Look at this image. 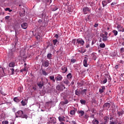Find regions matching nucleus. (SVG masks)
Here are the masks:
<instances>
[{
  "label": "nucleus",
  "instance_id": "1",
  "mask_svg": "<svg viewBox=\"0 0 124 124\" xmlns=\"http://www.w3.org/2000/svg\"><path fill=\"white\" fill-rule=\"evenodd\" d=\"M16 118H22V119H28V116L26 115V114H24V112H23V111L22 110H18V111H17L16 113Z\"/></svg>",
  "mask_w": 124,
  "mask_h": 124
},
{
  "label": "nucleus",
  "instance_id": "2",
  "mask_svg": "<svg viewBox=\"0 0 124 124\" xmlns=\"http://www.w3.org/2000/svg\"><path fill=\"white\" fill-rule=\"evenodd\" d=\"M56 89L58 91H63V89H65V87L62 84H58L56 87Z\"/></svg>",
  "mask_w": 124,
  "mask_h": 124
},
{
  "label": "nucleus",
  "instance_id": "3",
  "mask_svg": "<svg viewBox=\"0 0 124 124\" xmlns=\"http://www.w3.org/2000/svg\"><path fill=\"white\" fill-rule=\"evenodd\" d=\"M100 36L102 38V41H104V42H105V41H107L108 40V37L107 36L105 35V34L101 33L100 34Z\"/></svg>",
  "mask_w": 124,
  "mask_h": 124
},
{
  "label": "nucleus",
  "instance_id": "4",
  "mask_svg": "<svg viewBox=\"0 0 124 124\" xmlns=\"http://www.w3.org/2000/svg\"><path fill=\"white\" fill-rule=\"evenodd\" d=\"M90 11H91V9L88 7H84L83 9V12L84 14H88Z\"/></svg>",
  "mask_w": 124,
  "mask_h": 124
},
{
  "label": "nucleus",
  "instance_id": "5",
  "mask_svg": "<svg viewBox=\"0 0 124 124\" xmlns=\"http://www.w3.org/2000/svg\"><path fill=\"white\" fill-rule=\"evenodd\" d=\"M83 64L85 67H88V65H89V64H88V59L87 58V57H85L83 60Z\"/></svg>",
  "mask_w": 124,
  "mask_h": 124
},
{
  "label": "nucleus",
  "instance_id": "6",
  "mask_svg": "<svg viewBox=\"0 0 124 124\" xmlns=\"http://www.w3.org/2000/svg\"><path fill=\"white\" fill-rule=\"evenodd\" d=\"M55 79H56V81H62V79H63V78H62V75L58 74L55 77Z\"/></svg>",
  "mask_w": 124,
  "mask_h": 124
},
{
  "label": "nucleus",
  "instance_id": "7",
  "mask_svg": "<svg viewBox=\"0 0 124 124\" xmlns=\"http://www.w3.org/2000/svg\"><path fill=\"white\" fill-rule=\"evenodd\" d=\"M110 106H111V105L110 104V103H106L103 106V107L105 109H109V108H110Z\"/></svg>",
  "mask_w": 124,
  "mask_h": 124
},
{
  "label": "nucleus",
  "instance_id": "8",
  "mask_svg": "<svg viewBox=\"0 0 124 124\" xmlns=\"http://www.w3.org/2000/svg\"><path fill=\"white\" fill-rule=\"evenodd\" d=\"M77 113L78 114H79V118L83 117V116H84V115L85 114V112L83 110H78L77 111Z\"/></svg>",
  "mask_w": 124,
  "mask_h": 124
},
{
  "label": "nucleus",
  "instance_id": "9",
  "mask_svg": "<svg viewBox=\"0 0 124 124\" xmlns=\"http://www.w3.org/2000/svg\"><path fill=\"white\" fill-rule=\"evenodd\" d=\"M77 43L78 44H80V45H84L85 44V41H84V40L80 39H78L77 40Z\"/></svg>",
  "mask_w": 124,
  "mask_h": 124
},
{
  "label": "nucleus",
  "instance_id": "10",
  "mask_svg": "<svg viewBox=\"0 0 124 124\" xmlns=\"http://www.w3.org/2000/svg\"><path fill=\"white\" fill-rule=\"evenodd\" d=\"M14 47L9 51L10 55H13V53L16 51V47H15V45H13Z\"/></svg>",
  "mask_w": 124,
  "mask_h": 124
},
{
  "label": "nucleus",
  "instance_id": "11",
  "mask_svg": "<svg viewBox=\"0 0 124 124\" xmlns=\"http://www.w3.org/2000/svg\"><path fill=\"white\" fill-rule=\"evenodd\" d=\"M62 70L63 73H65V72H66V71H67V67H66V66H63L62 67Z\"/></svg>",
  "mask_w": 124,
  "mask_h": 124
},
{
  "label": "nucleus",
  "instance_id": "12",
  "mask_svg": "<svg viewBox=\"0 0 124 124\" xmlns=\"http://www.w3.org/2000/svg\"><path fill=\"white\" fill-rule=\"evenodd\" d=\"M117 28L118 29V31H124V28L122 30L123 27L120 25H118V26H117Z\"/></svg>",
  "mask_w": 124,
  "mask_h": 124
},
{
  "label": "nucleus",
  "instance_id": "13",
  "mask_svg": "<svg viewBox=\"0 0 124 124\" xmlns=\"http://www.w3.org/2000/svg\"><path fill=\"white\" fill-rule=\"evenodd\" d=\"M37 85L40 89H41L44 86V82L43 81H40V82L37 83Z\"/></svg>",
  "mask_w": 124,
  "mask_h": 124
},
{
  "label": "nucleus",
  "instance_id": "14",
  "mask_svg": "<svg viewBox=\"0 0 124 124\" xmlns=\"http://www.w3.org/2000/svg\"><path fill=\"white\" fill-rule=\"evenodd\" d=\"M43 66L45 67H48L49 66V61L48 60H46L43 63Z\"/></svg>",
  "mask_w": 124,
  "mask_h": 124
},
{
  "label": "nucleus",
  "instance_id": "15",
  "mask_svg": "<svg viewBox=\"0 0 124 124\" xmlns=\"http://www.w3.org/2000/svg\"><path fill=\"white\" fill-rule=\"evenodd\" d=\"M105 90H106L105 86H102L101 88H100L99 92L100 93H103L104 92Z\"/></svg>",
  "mask_w": 124,
  "mask_h": 124
},
{
  "label": "nucleus",
  "instance_id": "16",
  "mask_svg": "<svg viewBox=\"0 0 124 124\" xmlns=\"http://www.w3.org/2000/svg\"><path fill=\"white\" fill-rule=\"evenodd\" d=\"M21 27L22 29L26 30V29L28 28V24H27V23H24L22 24H21Z\"/></svg>",
  "mask_w": 124,
  "mask_h": 124
},
{
  "label": "nucleus",
  "instance_id": "17",
  "mask_svg": "<svg viewBox=\"0 0 124 124\" xmlns=\"http://www.w3.org/2000/svg\"><path fill=\"white\" fill-rule=\"evenodd\" d=\"M50 123H51V124H56V123H57L56 122V118L50 117Z\"/></svg>",
  "mask_w": 124,
  "mask_h": 124
},
{
  "label": "nucleus",
  "instance_id": "18",
  "mask_svg": "<svg viewBox=\"0 0 124 124\" xmlns=\"http://www.w3.org/2000/svg\"><path fill=\"white\" fill-rule=\"evenodd\" d=\"M27 102H28V100L25 99L24 100H22L21 102V103L23 106H26V105H27Z\"/></svg>",
  "mask_w": 124,
  "mask_h": 124
},
{
  "label": "nucleus",
  "instance_id": "19",
  "mask_svg": "<svg viewBox=\"0 0 124 124\" xmlns=\"http://www.w3.org/2000/svg\"><path fill=\"white\" fill-rule=\"evenodd\" d=\"M102 4L103 5V7H105V6L108 4V2L106 0H103L102 2Z\"/></svg>",
  "mask_w": 124,
  "mask_h": 124
},
{
  "label": "nucleus",
  "instance_id": "20",
  "mask_svg": "<svg viewBox=\"0 0 124 124\" xmlns=\"http://www.w3.org/2000/svg\"><path fill=\"white\" fill-rule=\"evenodd\" d=\"M49 79H50L51 81H52L53 83H55V82H56V80H55V76H49Z\"/></svg>",
  "mask_w": 124,
  "mask_h": 124
},
{
  "label": "nucleus",
  "instance_id": "21",
  "mask_svg": "<svg viewBox=\"0 0 124 124\" xmlns=\"http://www.w3.org/2000/svg\"><path fill=\"white\" fill-rule=\"evenodd\" d=\"M58 119L60 122H64L65 121V118L63 116H60Z\"/></svg>",
  "mask_w": 124,
  "mask_h": 124
},
{
  "label": "nucleus",
  "instance_id": "22",
  "mask_svg": "<svg viewBox=\"0 0 124 124\" xmlns=\"http://www.w3.org/2000/svg\"><path fill=\"white\" fill-rule=\"evenodd\" d=\"M9 67H14L15 66V62H11L9 64Z\"/></svg>",
  "mask_w": 124,
  "mask_h": 124
},
{
  "label": "nucleus",
  "instance_id": "23",
  "mask_svg": "<svg viewBox=\"0 0 124 124\" xmlns=\"http://www.w3.org/2000/svg\"><path fill=\"white\" fill-rule=\"evenodd\" d=\"M9 72L12 75H13L14 74V68H10L9 70Z\"/></svg>",
  "mask_w": 124,
  "mask_h": 124
},
{
  "label": "nucleus",
  "instance_id": "24",
  "mask_svg": "<svg viewBox=\"0 0 124 124\" xmlns=\"http://www.w3.org/2000/svg\"><path fill=\"white\" fill-rule=\"evenodd\" d=\"M92 123L93 124H99V122L96 119H94Z\"/></svg>",
  "mask_w": 124,
  "mask_h": 124
},
{
  "label": "nucleus",
  "instance_id": "25",
  "mask_svg": "<svg viewBox=\"0 0 124 124\" xmlns=\"http://www.w3.org/2000/svg\"><path fill=\"white\" fill-rule=\"evenodd\" d=\"M75 94L76 95L79 96L80 94H81V91H78V90H76L75 91Z\"/></svg>",
  "mask_w": 124,
  "mask_h": 124
},
{
  "label": "nucleus",
  "instance_id": "26",
  "mask_svg": "<svg viewBox=\"0 0 124 124\" xmlns=\"http://www.w3.org/2000/svg\"><path fill=\"white\" fill-rule=\"evenodd\" d=\"M86 92H87V89L82 90L80 91V94H86Z\"/></svg>",
  "mask_w": 124,
  "mask_h": 124
},
{
  "label": "nucleus",
  "instance_id": "27",
  "mask_svg": "<svg viewBox=\"0 0 124 124\" xmlns=\"http://www.w3.org/2000/svg\"><path fill=\"white\" fill-rule=\"evenodd\" d=\"M75 113H76V112H75V110H72L70 111V114L72 116L75 115Z\"/></svg>",
  "mask_w": 124,
  "mask_h": 124
},
{
  "label": "nucleus",
  "instance_id": "28",
  "mask_svg": "<svg viewBox=\"0 0 124 124\" xmlns=\"http://www.w3.org/2000/svg\"><path fill=\"white\" fill-rule=\"evenodd\" d=\"M14 101H15V102H20V99L17 97L14 98Z\"/></svg>",
  "mask_w": 124,
  "mask_h": 124
},
{
  "label": "nucleus",
  "instance_id": "29",
  "mask_svg": "<svg viewBox=\"0 0 124 124\" xmlns=\"http://www.w3.org/2000/svg\"><path fill=\"white\" fill-rule=\"evenodd\" d=\"M67 78H68V79L70 80V79H71V78H72V75H71V73H69V74H68L67 75Z\"/></svg>",
  "mask_w": 124,
  "mask_h": 124
},
{
  "label": "nucleus",
  "instance_id": "30",
  "mask_svg": "<svg viewBox=\"0 0 124 124\" xmlns=\"http://www.w3.org/2000/svg\"><path fill=\"white\" fill-rule=\"evenodd\" d=\"M63 83L66 85H68V84H69V81H68V80H67V79H65L63 80Z\"/></svg>",
  "mask_w": 124,
  "mask_h": 124
},
{
  "label": "nucleus",
  "instance_id": "31",
  "mask_svg": "<svg viewBox=\"0 0 124 124\" xmlns=\"http://www.w3.org/2000/svg\"><path fill=\"white\" fill-rule=\"evenodd\" d=\"M99 46L100 48H105V44L104 43H101Z\"/></svg>",
  "mask_w": 124,
  "mask_h": 124
},
{
  "label": "nucleus",
  "instance_id": "32",
  "mask_svg": "<svg viewBox=\"0 0 124 124\" xmlns=\"http://www.w3.org/2000/svg\"><path fill=\"white\" fill-rule=\"evenodd\" d=\"M52 42L54 45H57V43H58V40L57 39L53 40Z\"/></svg>",
  "mask_w": 124,
  "mask_h": 124
},
{
  "label": "nucleus",
  "instance_id": "33",
  "mask_svg": "<svg viewBox=\"0 0 124 124\" xmlns=\"http://www.w3.org/2000/svg\"><path fill=\"white\" fill-rule=\"evenodd\" d=\"M112 32H113V33H114V35H115V36L116 35H118V31H117L116 30H113V31H112Z\"/></svg>",
  "mask_w": 124,
  "mask_h": 124
},
{
  "label": "nucleus",
  "instance_id": "34",
  "mask_svg": "<svg viewBox=\"0 0 124 124\" xmlns=\"http://www.w3.org/2000/svg\"><path fill=\"white\" fill-rule=\"evenodd\" d=\"M71 62H72V63H74L75 62H76V59H75L74 58H72L71 59Z\"/></svg>",
  "mask_w": 124,
  "mask_h": 124
},
{
  "label": "nucleus",
  "instance_id": "35",
  "mask_svg": "<svg viewBox=\"0 0 124 124\" xmlns=\"http://www.w3.org/2000/svg\"><path fill=\"white\" fill-rule=\"evenodd\" d=\"M28 69H27V66H25L24 69L20 70V72H23V71H27Z\"/></svg>",
  "mask_w": 124,
  "mask_h": 124
},
{
  "label": "nucleus",
  "instance_id": "36",
  "mask_svg": "<svg viewBox=\"0 0 124 124\" xmlns=\"http://www.w3.org/2000/svg\"><path fill=\"white\" fill-rule=\"evenodd\" d=\"M95 43H96V40L95 39H93L92 42V45L95 44Z\"/></svg>",
  "mask_w": 124,
  "mask_h": 124
},
{
  "label": "nucleus",
  "instance_id": "37",
  "mask_svg": "<svg viewBox=\"0 0 124 124\" xmlns=\"http://www.w3.org/2000/svg\"><path fill=\"white\" fill-rule=\"evenodd\" d=\"M3 73L2 74H0V79L1 77H3V76H5V74L3 72V70H2Z\"/></svg>",
  "mask_w": 124,
  "mask_h": 124
},
{
  "label": "nucleus",
  "instance_id": "38",
  "mask_svg": "<svg viewBox=\"0 0 124 124\" xmlns=\"http://www.w3.org/2000/svg\"><path fill=\"white\" fill-rule=\"evenodd\" d=\"M42 73L43 75H45V76H46V75H48V73L46 72V71L43 70L42 71Z\"/></svg>",
  "mask_w": 124,
  "mask_h": 124
},
{
  "label": "nucleus",
  "instance_id": "39",
  "mask_svg": "<svg viewBox=\"0 0 124 124\" xmlns=\"http://www.w3.org/2000/svg\"><path fill=\"white\" fill-rule=\"evenodd\" d=\"M47 59H49V60H50L51 59V58H52V54H48L47 55Z\"/></svg>",
  "mask_w": 124,
  "mask_h": 124
},
{
  "label": "nucleus",
  "instance_id": "40",
  "mask_svg": "<svg viewBox=\"0 0 124 124\" xmlns=\"http://www.w3.org/2000/svg\"><path fill=\"white\" fill-rule=\"evenodd\" d=\"M2 124H8L9 122L8 121H3L2 122Z\"/></svg>",
  "mask_w": 124,
  "mask_h": 124
},
{
  "label": "nucleus",
  "instance_id": "41",
  "mask_svg": "<svg viewBox=\"0 0 124 124\" xmlns=\"http://www.w3.org/2000/svg\"><path fill=\"white\" fill-rule=\"evenodd\" d=\"M102 83V84H106V83H107V78H105Z\"/></svg>",
  "mask_w": 124,
  "mask_h": 124
},
{
  "label": "nucleus",
  "instance_id": "42",
  "mask_svg": "<svg viewBox=\"0 0 124 124\" xmlns=\"http://www.w3.org/2000/svg\"><path fill=\"white\" fill-rule=\"evenodd\" d=\"M75 42H76V39H73L72 41V44L75 45Z\"/></svg>",
  "mask_w": 124,
  "mask_h": 124
},
{
  "label": "nucleus",
  "instance_id": "43",
  "mask_svg": "<svg viewBox=\"0 0 124 124\" xmlns=\"http://www.w3.org/2000/svg\"><path fill=\"white\" fill-rule=\"evenodd\" d=\"M104 119V120L106 121V122H107V121H109V118L108 117H105Z\"/></svg>",
  "mask_w": 124,
  "mask_h": 124
},
{
  "label": "nucleus",
  "instance_id": "44",
  "mask_svg": "<svg viewBox=\"0 0 124 124\" xmlns=\"http://www.w3.org/2000/svg\"><path fill=\"white\" fill-rule=\"evenodd\" d=\"M84 118L85 119H86L87 120H88V119H89V115H87V114H85L84 116Z\"/></svg>",
  "mask_w": 124,
  "mask_h": 124
},
{
  "label": "nucleus",
  "instance_id": "45",
  "mask_svg": "<svg viewBox=\"0 0 124 124\" xmlns=\"http://www.w3.org/2000/svg\"><path fill=\"white\" fill-rule=\"evenodd\" d=\"M80 103H81V104H84V103H86V101L83 100H80Z\"/></svg>",
  "mask_w": 124,
  "mask_h": 124
},
{
  "label": "nucleus",
  "instance_id": "46",
  "mask_svg": "<svg viewBox=\"0 0 124 124\" xmlns=\"http://www.w3.org/2000/svg\"><path fill=\"white\" fill-rule=\"evenodd\" d=\"M118 115L120 116H122V115H123V112H121V111H119L117 113Z\"/></svg>",
  "mask_w": 124,
  "mask_h": 124
},
{
  "label": "nucleus",
  "instance_id": "47",
  "mask_svg": "<svg viewBox=\"0 0 124 124\" xmlns=\"http://www.w3.org/2000/svg\"><path fill=\"white\" fill-rule=\"evenodd\" d=\"M62 103H63V104H67V103H68V100H66L65 101H64V102H63Z\"/></svg>",
  "mask_w": 124,
  "mask_h": 124
},
{
  "label": "nucleus",
  "instance_id": "48",
  "mask_svg": "<svg viewBox=\"0 0 124 124\" xmlns=\"http://www.w3.org/2000/svg\"><path fill=\"white\" fill-rule=\"evenodd\" d=\"M124 48L122 47L120 49V52L121 53H124Z\"/></svg>",
  "mask_w": 124,
  "mask_h": 124
},
{
  "label": "nucleus",
  "instance_id": "49",
  "mask_svg": "<svg viewBox=\"0 0 124 124\" xmlns=\"http://www.w3.org/2000/svg\"><path fill=\"white\" fill-rule=\"evenodd\" d=\"M18 91L19 92V93H22V88L21 87H19L18 88Z\"/></svg>",
  "mask_w": 124,
  "mask_h": 124
},
{
  "label": "nucleus",
  "instance_id": "50",
  "mask_svg": "<svg viewBox=\"0 0 124 124\" xmlns=\"http://www.w3.org/2000/svg\"><path fill=\"white\" fill-rule=\"evenodd\" d=\"M68 11L69 12H72V9L70 8V7H68Z\"/></svg>",
  "mask_w": 124,
  "mask_h": 124
},
{
  "label": "nucleus",
  "instance_id": "51",
  "mask_svg": "<svg viewBox=\"0 0 124 124\" xmlns=\"http://www.w3.org/2000/svg\"><path fill=\"white\" fill-rule=\"evenodd\" d=\"M15 31V33H16V36L17 35V34H18V31H17L15 29H14Z\"/></svg>",
  "mask_w": 124,
  "mask_h": 124
},
{
  "label": "nucleus",
  "instance_id": "52",
  "mask_svg": "<svg viewBox=\"0 0 124 124\" xmlns=\"http://www.w3.org/2000/svg\"><path fill=\"white\" fill-rule=\"evenodd\" d=\"M94 28H97L98 27V23H96L94 25Z\"/></svg>",
  "mask_w": 124,
  "mask_h": 124
},
{
  "label": "nucleus",
  "instance_id": "53",
  "mask_svg": "<svg viewBox=\"0 0 124 124\" xmlns=\"http://www.w3.org/2000/svg\"><path fill=\"white\" fill-rule=\"evenodd\" d=\"M88 37V36H86L85 37V38H86V40H88V41H90V39H89Z\"/></svg>",
  "mask_w": 124,
  "mask_h": 124
},
{
  "label": "nucleus",
  "instance_id": "54",
  "mask_svg": "<svg viewBox=\"0 0 124 124\" xmlns=\"http://www.w3.org/2000/svg\"><path fill=\"white\" fill-rule=\"evenodd\" d=\"M115 68V69H118L119 68V65H116Z\"/></svg>",
  "mask_w": 124,
  "mask_h": 124
},
{
  "label": "nucleus",
  "instance_id": "55",
  "mask_svg": "<svg viewBox=\"0 0 124 124\" xmlns=\"http://www.w3.org/2000/svg\"><path fill=\"white\" fill-rule=\"evenodd\" d=\"M5 19H6V20H8V19H9V16H5Z\"/></svg>",
  "mask_w": 124,
  "mask_h": 124
},
{
  "label": "nucleus",
  "instance_id": "56",
  "mask_svg": "<svg viewBox=\"0 0 124 124\" xmlns=\"http://www.w3.org/2000/svg\"><path fill=\"white\" fill-rule=\"evenodd\" d=\"M109 123L110 124H115V122L110 121Z\"/></svg>",
  "mask_w": 124,
  "mask_h": 124
},
{
  "label": "nucleus",
  "instance_id": "57",
  "mask_svg": "<svg viewBox=\"0 0 124 124\" xmlns=\"http://www.w3.org/2000/svg\"><path fill=\"white\" fill-rule=\"evenodd\" d=\"M90 47V44H87L86 45V48H89Z\"/></svg>",
  "mask_w": 124,
  "mask_h": 124
},
{
  "label": "nucleus",
  "instance_id": "58",
  "mask_svg": "<svg viewBox=\"0 0 124 124\" xmlns=\"http://www.w3.org/2000/svg\"><path fill=\"white\" fill-rule=\"evenodd\" d=\"M54 37H55V38H58L59 37V35L58 34H56L55 35Z\"/></svg>",
  "mask_w": 124,
  "mask_h": 124
},
{
  "label": "nucleus",
  "instance_id": "59",
  "mask_svg": "<svg viewBox=\"0 0 124 124\" xmlns=\"http://www.w3.org/2000/svg\"><path fill=\"white\" fill-rule=\"evenodd\" d=\"M1 94H2L3 95H6V94L5 93H4L2 92H1Z\"/></svg>",
  "mask_w": 124,
  "mask_h": 124
},
{
  "label": "nucleus",
  "instance_id": "60",
  "mask_svg": "<svg viewBox=\"0 0 124 124\" xmlns=\"http://www.w3.org/2000/svg\"><path fill=\"white\" fill-rule=\"evenodd\" d=\"M9 9H10L9 8H6L5 9V11H9Z\"/></svg>",
  "mask_w": 124,
  "mask_h": 124
},
{
  "label": "nucleus",
  "instance_id": "61",
  "mask_svg": "<svg viewBox=\"0 0 124 124\" xmlns=\"http://www.w3.org/2000/svg\"><path fill=\"white\" fill-rule=\"evenodd\" d=\"M105 35H106V36H107V35H108V32H107V31H105Z\"/></svg>",
  "mask_w": 124,
  "mask_h": 124
},
{
  "label": "nucleus",
  "instance_id": "62",
  "mask_svg": "<svg viewBox=\"0 0 124 124\" xmlns=\"http://www.w3.org/2000/svg\"><path fill=\"white\" fill-rule=\"evenodd\" d=\"M108 3H110V2H111V1H112V0H108L107 1Z\"/></svg>",
  "mask_w": 124,
  "mask_h": 124
},
{
  "label": "nucleus",
  "instance_id": "63",
  "mask_svg": "<svg viewBox=\"0 0 124 124\" xmlns=\"http://www.w3.org/2000/svg\"><path fill=\"white\" fill-rule=\"evenodd\" d=\"M116 2H112L111 4V5H115V4H116Z\"/></svg>",
  "mask_w": 124,
  "mask_h": 124
},
{
  "label": "nucleus",
  "instance_id": "64",
  "mask_svg": "<svg viewBox=\"0 0 124 124\" xmlns=\"http://www.w3.org/2000/svg\"><path fill=\"white\" fill-rule=\"evenodd\" d=\"M57 10H58V8H56L54 9V11H56Z\"/></svg>",
  "mask_w": 124,
  "mask_h": 124
}]
</instances>
